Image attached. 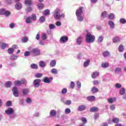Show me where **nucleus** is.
<instances>
[{
	"label": "nucleus",
	"instance_id": "nucleus-1",
	"mask_svg": "<svg viewBox=\"0 0 126 126\" xmlns=\"http://www.w3.org/2000/svg\"><path fill=\"white\" fill-rule=\"evenodd\" d=\"M83 7H80L79 9H77L76 11V15L77 16L78 21L82 22L83 21L84 18L81 16L82 13L83 12Z\"/></svg>",
	"mask_w": 126,
	"mask_h": 126
},
{
	"label": "nucleus",
	"instance_id": "nucleus-2",
	"mask_svg": "<svg viewBox=\"0 0 126 126\" xmlns=\"http://www.w3.org/2000/svg\"><path fill=\"white\" fill-rule=\"evenodd\" d=\"M86 42L91 43L95 42V36L92 35L90 32H87L86 35Z\"/></svg>",
	"mask_w": 126,
	"mask_h": 126
},
{
	"label": "nucleus",
	"instance_id": "nucleus-3",
	"mask_svg": "<svg viewBox=\"0 0 126 126\" xmlns=\"http://www.w3.org/2000/svg\"><path fill=\"white\" fill-rule=\"evenodd\" d=\"M61 10L60 9H56L54 10V17L55 19H61Z\"/></svg>",
	"mask_w": 126,
	"mask_h": 126
},
{
	"label": "nucleus",
	"instance_id": "nucleus-4",
	"mask_svg": "<svg viewBox=\"0 0 126 126\" xmlns=\"http://www.w3.org/2000/svg\"><path fill=\"white\" fill-rule=\"evenodd\" d=\"M68 41V37L66 36V35H64L61 36L60 39V43L61 44H64L66 43Z\"/></svg>",
	"mask_w": 126,
	"mask_h": 126
},
{
	"label": "nucleus",
	"instance_id": "nucleus-5",
	"mask_svg": "<svg viewBox=\"0 0 126 126\" xmlns=\"http://www.w3.org/2000/svg\"><path fill=\"white\" fill-rule=\"evenodd\" d=\"M10 14V13L8 11H6L5 9H0V15H5V16H8Z\"/></svg>",
	"mask_w": 126,
	"mask_h": 126
},
{
	"label": "nucleus",
	"instance_id": "nucleus-6",
	"mask_svg": "<svg viewBox=\"0 0 126 126\" xmlns=\"http://www.w3.org/2000/svg\"><path fill=\"white\" fill-rule=\"evenodd\" d=\"M12 91L14 97H19V93L18 92V89L16 87H13Z\"/></svg>",
	"mask_w": 126,
	"mask_h": 126
},
{
	"label": "nucleus",
	"instance_id": "nucleus-7",
	"mask_svg": "<svg viewBox=\"0 0 126 126\" xmlns=\"http://www.w3.org/2000/svg\"><path fill=\"white\" fill-rule=\"evenodd\" d=\"M40 82H41V79H36L33 81V84L35 88H38L40 86Z\"/></svg>",
	"mask_w": 126,
	"mask_h": 126
},
{
	"label": "nucleus",
	"instance_id": "nucleus-8",
	"mask_svg": "<svg viewBox=\"0 0 126 126\" xmlns=\"http://www.w3.org/2000/svg\"><path fill=\"white\" fill-rule=\"evenodd\" d=\"M31 53L33 54V56H39L40 55V50L37 48L33 49L31 50Z\"/></svg>",
	"mask_w": 126,
	"mask_h": 126
},
{
	"label": "nucleus",
	"instance_id": "nucleus-9",
	"mask_svg": "<svg viewBox=\"0 0 126 126\" xmlns=\"http://www.w3.org/2000/svg\"><path fill=\"white\" fill-rule=\"evenodd\" d=\"M5 114L9 116V115H12L14 113V110L11 107H8L7 110L5 111Z\"/></svg>",
	"mask_w": 126,
	"mask_h": 126
},
{
	"label": "nucleus",
	"instance_id": "nucleus-10",
	"mask_svg": "<svg viewBox=\"0 0 126 126\" xmlns=\"http://www.w3.org/2000/svg\"><path fill=\"white\" fill-rule=\"evenodd\" d=\"M86 109V105H81L78 107V112H82V111H84Z\"/></svg>",
	"mask_w": 126,
	"mask_h": 126
},
{
	"label": "nucleus",
	"instance_id": "nucleus-11",
	"mask_svg": "<svg viewBox=\"0 0 126 126\" xmlns=\"http://www.w3.org/2000/svg\"><path fill=\"white\" fill-rule=\"evenodd\" d=\"M83 38L82 36H79L78 38L76 39V43L79 46H80L81 45V43H82Z\"/></svg>",
	"mask_w": 126,
	"mask_h": 126
},
{
	"label": "nucleus",
	"instance_id": "nucleus-12",
	"mask_svg": "<svg viewBox=\"0 0 126 126\" xmlns=\"http://www.w3.org/2000/svg\"><path fill=\"white\" fill-rule=\"evenodd\" d=\"M22 91L23 96H26V95L29 93V89H23Z\"/></svg>",
	"mask_w": 126,
	"mask_h": 126
},
{
	"label": "nucleus",
	"instance_id": "nucleus-13",
	"mask_svg": "<svg viewBox=\"0 0 126 126\" xmlns=\"http://www.w3.org/2000/svg\"><path fill=\"white\" fill-rule=\"evenodd\" d=\"M15 8L17 10H19L22 8V4L20 3H17L15 5Z\"/></svg>",
	"mask_w": 126,
	"mask_h": 126
},
{
	"label": "nucleus",
	"instance_id": "nucleus-14",
	"mask_svg": "<svg viewBox=\"0 0 126 126\" xmlns=\"http://www.w3.org/2000/svg\"><path fill=\"white\" fill-rule=\"evenodd\" d=\"M57 115V111L55 110H51L50 112V116L51 117H55Z\"/></svg>",
	"mask_w": 126,
	"mask_h": 126
},
{
	"label": "nucleus",
	"instance_id": "nucleus-15",
	"mask_svg": "<svg viewBox=\"0 0 126 126\" xmlns=\"http://www.w3.org/2000/svg\"><path fill=\"white\" fill-rule=\"evenodd\" d=\"M108 25H109L110 28L111 29H114V28H115V23L112 21H109L108 22Z\"/></svg>",
	"mask_w": 126,
	"mask_h": 126
},
{
	"label": "nucleus",
	"instance_id": "nucleus-16",
	"mask_svg": "<svg viewBox=\"0 0 126 126\" xmlns=\"http://www.w3.org/2000/svg\"><path fill=\"white\" fill-rule=\"evenodd\" d=\"M87 100L91 102H93V101H95V96L93 95H90L87 97Z\"/></svg>",
	"mask_w": 126,
	"mask_h": 126
},
{
	"label": "nucleus",
	"instance_id": "nucleus-17",
	"mask_svg": "<svg viewBox=\"0 0 126 126\" xmlns=\"http://www.w3.org/2000/svg\"><path fill=\"white\" fill-rule=\"evenodd\" d=\"M39 66L40 67H45L46 66V63L43 61H41L39 63Z\"/></svg>",
	"mask_w": 126,
	"mask_h": 126
},
{
	"label": "nucleus",
	"instance_id": "nucleus-18",
	"mask_svg": "<svg viewBox=\"0 0 126 126\" xmlns=\"http://www.w3.org/2000/svg\"><path fill=\"white\" fill-rule=\"evenodd\" d=\"M39 22L41 23H44L46 21V17L44 16H42L39 18Z\"/></svg>",
	"mask_w": 126,
	"mask_h": 126
},
{
	"label": "nucleus",
	"instance_id": "nucleus-19",
	"mask_svg": "<svg viewBox=\"0 0 126 126\" xmlns=\"http://www.w3.org/2000/svg\"><path fill=\"white\" fill-rule=\"evenodd\" d=\"M103 56L104 58H108L110 57V52L109 51H104L103 53Z\"/></svg>",
	"mask_w": 126,
	"mask_h": 126
},
{
	"label": "nucleus",
	"instance_id": "nucleus-20",
	"mask_svg": "<svg viewBox=\"0 0 126 126\" xmlns=\"http://www.w3.org/2000/svg\"><path fill=\"white\" fill-rule=\"evenodd\" d=\"M121 39L120 37L116 36L115 37H114L112 39V41L113 43H118V42H120Z\"/></svg>",
	"mask_w": 126,
	"mask_h": 126
},
{
	"label": "nucleus",
	"instance_id": "nucleus-21",
	"mask_svg": "<svg viewBox=\"0 0 126 126\" xmlns=\"http://www.w3.org/2000/svg\"><path fill=\"white\" fill-rule=\"evenodd\" d=\"M116 97L110 98L108 99V103H109L110 104H113L114 102H116Z\"/></svg>",
	"mask_w": 126,
	"mask_h": 126
},
{
	"label": "nucleus",
	"instance_id": "nucleus-22",
	"mask_svg": "<svg viewBox=\"0 0 126 126\" xmlns=\"http://www.w3.org/2000/svg\"><path fill=\"white\" fill-rule=\"evenodd\" d=\"M42 81H43V82H45V83H51V79H50V78H48V77H45Z\"/></svg>",
	"mask_w": 126,
	"mask_h": 126
},
{
	"label": "nucleus",
	"instance_id": "nucleus-23",
	"mask_svg": "<svg viewBox=\"0 0 126 126\" xmlns=\"http://www.w3.org/2000/svg\"><path fill=\"white\" fill-rule=\"evenodd\" d=\"M97 76H99V72H94L92 74V78H96Z\"/></svg>",
	"mask_w": 126,
	"mask_h": 126
},
{
	"label": "nucleus",
	"instance_id": "nucleus-24",
	"mask_svg": "<svg viewBox=\"0 0 126 126\" xmlns=\"http://www.w3.org/2000/svg\"><path fill=\"white\" fill-rule=\"evenodd\" d=\"M89 63H90V60H87L84 63V67H87L88 65H89Z\"/></svg>",
	"mask_w": 126,
	"mask_h": 126
},
{
	"label": "nucleus",
	"instance_id": "nucleus-25",
	"mask_svg": "<svg viewBox=\"0 0 126 126\" xmlns=\"http://www.w3.org/2000/svg\"><path fill=\"white\" fill-rule=\"evenodd\" d=\"M25 4L27 5H32V0H25Z\"/></svg>",
	"mask_w": 126,
	"mask_h": 126
},
{
	"label": "nucleus",
	"instance_id": "nucleus-26",
	"mask_svg": "<svg viewBox=\"0 0 126 126\" xmlns=\"http://www.w3.org/2000/svg\"><path fill=\"white\" fill-rule=\"evenodd\" d=\"M31 68L32 69H38V65L35 63H32L31 64Z\"/></svg>",
	"mask_w": 126,
	"mask_h": 126
},
{
	"label": "nucleus",
	"instance_id": "nucleus-27",
	"mask_svg": "<svg viewBox=\"0 0 126 126\" xmlns=\"http://www.w3.org/2000/svg\"><path fill=\"white\" fill-rule=\"evenodd\" d=\"M115 73H121L122 72V68L121 67H117L115 69Z\"/></svg>",
	"mask_w": 126,
	"mask_h": 126
},
{
	"label": "nucleus",
	"instance_id": "nucleus-28",
	"mask_svg": "<svg viewBox=\"0 0 126 126\" xmlns=\"http://www.w3.org/2000/svg\"><path fill=\"white\" fill-rule=\"evenodd\" d=\"M11 81H7L5 83V87H6L7 88H9V87H10V86H11Z\"/></svg>",
	"mask_w": 126,
	"mask_h": 126
},
{
	"label": "nucleus",
	"instance_id": "nucleus-29",
	"mask_svg": "<svg viewBox=\"0 0 126 126\" xmlns=\"http://www.w3.org/2000/svg\"><path fill=\"white\" fill-rule=\"evenodd\" d=\"M126 94V89L125 88H122L120 90V95H124Z\"/></svg>",
	"mask_w": 126,
	"mask_h": 126
},
{
	"label": "nucleus",
	"instance_id": "nucleus-30",
	"mask_svg": "<svg viewBox=\"0 0 126 126\" xmlns=\"http://www.w3.org/2000/svg\"><path fill=\"white\" fill-rule=\"evenodd\" d=\"M101 66L103 68H107V67H109V63H103L101 64Z\"/></svg>",
	"mask_w": 126,
	"mask_h": 126
},
{
	"label": "nucleus",
	"instance_id": "nucleus-31",
	"mask_svg": "<svg viewBox=\"0 0 126 126\" xmlns=\"http://www.w3.org/2000/svg\"><path fill=\"white\" fill-rule=\"evenodd\" d=\"M103 40H104V36L103 35L99 36L97 39V42L98 43H102Z\"/></svg>",
	"mask_w": 126,
	"mask_h": 126
},
{
	"label": "nucleus",
	"instance_id": "nucleus-32",
	"mask_svg": "<svg viewBox=\"0 0 126 126\" xmlns=\"http://www.w3.org/2000/svg\"><path fill=\"white\" fill-rule=\"evenodd\" d=\"M98 110V109L97 107H93L90 109V111L92 112H97Z\"/></svg>",
	"mask_w": 126,
	"mask_h": 126
},
{
	"label": "nucleus",
	"instance_id": "nucleus-33",
	"mask_svg": "<svg viewBox=\"0 0 126 126\" xmlns=\"http://www.w3.org/2000/svg\"><path fill=\"white\" fill-rule=\"evenodd\" d=\"M56 63L57 62H56V60H53L50 62V65L52 67H54V66H56Z\"/></svg>",
	"mask_w": 126,
	"mask_h": 126
},
{
	"label": "nucleus",
	"instance_id": "nucleus-34",
	"mask_svg": "<svg viewBox=\"0 0 126 126\" xmlns=\"http://www.w3.org/2000/svg\"><path fill=\"white\" fill-rule=\"evenodd\" d=\"M112 122L114 123V124H118V123L120 122V119L118 118H113L112 119Z\"/></svg>",
	"mask_w": 126,
	"mask_h": 126
},
{
	"label": "nucleus",
	"instance_id": "nucleus-35",
	"mask_svg": "<svg viewBox=\"0 0 126 126\" xmlns=\"http://www.w3.org/2000/svg\"><path fill=\"white\" fill-rule=\"evenodd\" d=\"M98 91H99V89H98V88H96L95 87L92 88V92L93 93H97V92H98Z\"/></svg>",
	"mask_w": 126,
	"mask_h": 126
},
{
	"label": "nucleus",
	"instance_id": "nucleus-36",
	"mask_svg": "<svg viewBox=\"0 0 126 126\" xmlns=\"http://www.w3.org/2000/svg\"><path fill=\"white\" fill-rule=\"evenodd\" d=\"M22 43H27L28 42V37H24L22 39Z\"/></svg>",
	"mask_w": 126,
	"mask_h": 126
},
{
	"label": "nucleus",
	"instance_id": "nucleus-37",
	"mask_svg": "<svg viewBox=\"0 0 126 126\" xmlns=\"http://www.w3.org/2000/svg\"><path fill=\"white\" fill-rule=\"evenodd\" d=\"M13 52H14V49L12 48H10L8 49V53L10 55L13 54Z\"/></svg>",
	"mask_w": 126,
	"mask_h": 126
},
{
	"label": "nucleus",
	"instance_id": "nucleus-38",
	"mask_svg": "<svg viewBox=\"0 0 126 126\" xmlns=\"http://www.w3.org/2000/svg\"><path fill=\"white\" fill-rule=\"evenodd\" d=\"M41 38L42 40H46V39L48 38V36H47V34L45 33H42L41 35Z\"/></svg>",
	"mask_w": 126,
	"mask_h": 126
},
{
	"label": "nucleus",
	"instance_id": "nucleus-39",
	"mask_svg": "<svg viewBox=\"0 0 126 126\" xmlns=\"http://www.w3.org/2000/svg\"><path fill=\"white\" fill-rule=\"evenodd\" d=\"M51 72L53 73V74H58V70L55 68L52 69Z\"/></svg>",
	"mask_w": 126,
	"mask_h": 126
},
{
	"label": "nucleus",
	"instance_id": "nucleus-40",
	"mask_svg": "<svg viewBox=\"0 0 126 126\" xmlns=\"http://www.w3.org/2000/svg\"><path fill=\"white\" fill-rule=\"evenodd\" d=\"M31 19H32L31 17L27 18V19L26 20V23H27L28 24H30V23H31V22H32Z\"/></svg>",
	"mask_w": 126,
	"mask_h": 126
},
{
	"label": "nucleus",
	"instance_id": "nucleus-41",
	"mask_svg": "<svg viewBox=\"0 0 126 126\" xmlns=\"http://www.w3.org/2000/svg\"><path fill=\"white\" fill-rule=\"evenodd\" d=\"M43 14L45 16H47V15H49L50 14V10L46 9V10H44Z\"/></svg>",
	"mask_w": 126,
	"mask_h": 126
},
{
	"label": "nucleus",
	"instance_id": "nucleus-42",
	"mask_svg": "<svg viewBox=\"0 0 126 126\" xmlns=\"http://www.w3.org/2000/svg\"><path fill=\"white\" fill-rule=\"evenodd\" d=\"M118 50L120 53L124 52V46L120 45L118 48Z\"/></svg>",
	"mask_w": 126,
	"mask_h": 126
},
{
	"label": "nucleus",
	"instance_id": "nucleus-43",
	"mask_svg": "<svg viewBox=\"0 0 126 126\" xmlns=\"http://www.w3.org/2000/svg\"><path fill=\"white\" fill-rule=\"evenodd\" d=\"M26 102L27 104H31L32 103V100L30 97H27L26 99Z\"/></svg>",
	"mask_w": 126,
	"mask_h": 126
},
{
	"label": "nucleus",
	"instance_id": "nucleus-44",
	"mask_svg": "<svg viewBox=\"0 0 126 126\" xmlns=\"http://www.w3.org/2000/svg\"><path fill=\"white\" fill-rule=\"evenodd\" d=\"M108 17L109 19L113 20L115 18V14H114V13H110Z\"/></svg>",
	"mask_w": 126,
	"mask_h": 126
},
{
	"label": "nucleus",
	"instance_id": "nucleus-45",
	"mask_svg": "<svg viewBox=\"0 0 126 126\" xmlns=\"http://www.w3.org/2000/svg\"><path fill=\"white\" fill-rule=\"evenodd\" d=\"M120 23H122V24H126V20L124 18H121L120 19Z\"/></svg>",
	"mask_w": 126,
	"mask_h": 126
},
{
	"label": "nucleus",
	"instance_id": "nucleus-46",
	"mask_svg": "<svg viewBox=\"0 0 126 126\" xmlns=\"http://www.w3.org/2000/svg\"><path fill=\"white\" fill-rule=\"evenodd\" d=\"M31 55V51H26L24 53L25 57H29Z\"/></svg>",
	"mask_w": 126,
	"mask_h": 126
},
{
	"label": "nucleus",
	"instance_id": "nucleus-47",
	"mask_svg": "<svg viewBox=\"0 0 126 126\" xmlns=\"http://www.w3.org/2000/svg\"><path fill=\"white\" fill-rule=\"evenodd\" d=\"M37 6L39 9H43L44 8V4L39 3L37 5Z\"/></svg>",
	"mask_w": 126,
	"mask_h": 126
},
{
	"label": "nucleus",
	"instance_id": "nucleus-48",
	"mask_svg": "<svg viewBox=\"0 0 126 126\" xmlns=\"http://www.w3.org/2000/svg\"><path fill=\"white\" fill-rule=\"evenodd\" d=\"M14 85L16 86H18V85H21V81H16L14 82Z\"/></svg>",
	"mask_w": 126,
	"mask_h": 126
},
{
	"label": "nucleus",
	"instance_id": "nucleus-49",
	"mask_svg": "<svg viewBox=\"0 0 126 126\" xmlns=\"http://www.w3.org/2000/svg\"><path fill=\"white\" fill-rule=\"evenodd\" d=\"M18 58V57H17V56L12 55L11 56V60L12 61H16V60H17Z\"/></svg>",
	"mask_w": 126,
	"mask_h": 126
},
{
	"label": "nucleus",
	"instance_id": "nucleus-50",
	"mask_svg": "<svg viewBox=\"0 0 126 126\" xmlns=\"http://www.w3.org/2000/svg\"><path fill=\"white\" fill-rule=\"evenodd\" d=\"M31 19H32L33 21H35L36 19H37V17H36V15L35 14H32V16L31 17Z\"/></svg>",
	"mask_w": 126,
	"mask_h": 126
},
{
	"label": "nucleus",
	"instance_id": "nucleus-51",
	"mask_svg": "<svg viewBox=\"0 0 126 126\" xmlns=\"http://www.w3.org/2000/svg\"><path fill=\"white\" fill-rule=\"evenodd\" d=\"M101 17L103 18H106L107 17V12L106 11H104L101 14Z\"/></svg>",
	"mask_w": 126,
	"mask_h": 126
},
{
	"label": "nucleus",
	"instance_id": "nucleus-52",
	"mask_svg": "<svg viewBox=\"0 0 126 126\" xmlns=\"http://www.w3.org/2000/svg\"><path fill=\"white\" fill-rule=\"evenodd\" d=\"M55 28H56V26L55 25L52 24L49 25V29H50L51 30H52V29H55Z\"/></svg>",
	"mask_w": 126,
	"mask_h": 126
},
{
	"label": "nucleus",
	"instance_id": "nucleus-53",
	"mask_svg": "<svg viewBox=\"0 0 126 126\" xmlns=\"http://www.w3.org/2000/svg\"><path fill=\"white\" fill-rule=\"evenodd\" d=\"M42 76H43V74L40 73H37L35 75V77H37V78H41Z\"/></svg>",
	"mask_w": 126,
	"mask_h": 126
},
{
	"label": "nucleus",
	"instance_id": "nucleus-54",
	"mask_svg": "<svg viewBox=\"0 0 126 126\" xmlns=\"http://www.w3.org/2000/svg\"><path fill=\"white\" fill-rule=\"evenodd\" d=\"M7 46H8V45H7V44L6 43H2L1 44V47L2 49H4L6 47H7Z\"/></svg>",
	"mask_w": 126,
	"mask_h": 126
},
{
	"label": "nucleus",
	"instance_id": "nucleus-55",
	"mask_svg": "<svg viewBox=\"0 0 126 126\" xmlns=\"http://www.w3.org/2000/svg\"><path fill=\"white\" fill-rule=\"evenodd\" d=\"M77 86L79 89L81 88V83L79 81H77Z\"/></svg>",
	"mask_w": 126,
	"mask_h": 126
},
{
	"label": "nucleus",
	"instance_id": "nucleus-56",
	"mask_svg": "<svg viewBox=\"0 0 126 126\" xmlns=\"http://www.w3.org/2000/svg\"><path fill=\"white\" fill-rule=\"evenodd\" d=\"M39 45H41V46H44V45H45V40L41 39L39 41Z\"/></svg>",
	"mask_w": 126,
	"mask_h": 126
},
{
	"label": "nucleus",
	"instance_id": "nucleus-57",
	"mask_svg": "<svg viewBox=\"0 0 126 126\" xmlns=\"http://www.w3.org/2000/svg\"><path fill=\"white\" fill-rule=\"evenodd\" d=\"M71 112V111H70V109H69V108H66L65 109V113L66 114H70Z\"/></svg>",
	"mask_w": 126,
	"mask_h": 126
},
{
	"label": "nucleus",
	"instance_id": "nucleus-58",
	"mask_svg": "<svg viewBox=\"0 0 126 126\" xmlns=\"http://www.w3.org/2000/svg\"><path fill=\"white\" fill-rule=\"evenodd\" d=\"M81 121L82 122H83V123L85 124H86V123H87V120H86V118H84V117H82L81 118Z\"/></svg>",
	"mask_w": 126,
	"mask_h": 126
},
{
	"label": "nucleus",
	"instance_id": "nucleus-59",
	"mask_svg": "<svg viewBox=\"0 0 126 126\" xmlns=\"http://www.w3.org/2000/svg\"><path fill=\"white\" fill-rule=\"evenodd\" d=\"M65 105H69L71 104V100H68L65 102H64Z\"/></svg>",
	"mask_w": 126,
	"mask_h": 126
},
{
	"label": "nucleus",
	"instance_id": "nucleus-60",
	"mask_svg": "<svg viewBox=\"0 0 126 126\" xmlns=\"http://www.w3.org/2000/svg\"><path fill=\"white\" fill-rule=\"evenodd\" d=\"M66 92H67V89L64 88L62 91V94H66Z\"/></svg>",
	"mask_w": 126,
	"mask_h": 126
},
{
	"label": "nucleus",
	"instance_id": "nucleus-61",
	"mask_svg": "<svg viewBox=\"0 0 126 126\" xmlns=\"http://www.w3.org/2000/svg\"><path fill=\"white\" fill-rule=\"evenodd\" d=\"M115 87L116 88H117L118 89L121 88L122 87V85L119 83H117L115 84Z\"/></svg>",
	"mask_w": 126,
	"mask_h": 126
},
{
	"label": "nucleus",
	"instance_id": "nucleus-62",
	"mask_svg": "<svg viewBox=\"0 0 126 126\" xmlns=\"http://www.w3.org/2000/svg\"><path fill=\"white\" fill-rule=\"evenodd\" d=\"M6 106L7 107H10V106H11V102L10 101H7L6 103Z\"/></svg>",
	"mask_w": 126,
	"mask_h": 126
},
{
	"label": "nucleus",
	"instance_id": "nucleus-63",
	"mask_svg": "<svg viewBox=\"0 0 126 126\" xmlns=\"http://www.w3.org/2000/svg\"><path fill=\"white\" fill-rule=\"evenodd\" d=\"M56 25L60 27V26H62V23L60 21H57L56 23Z\"/></svg>",
	"mask_w": 126,
	"mask_h": 126
},
{
	"label": "nucleus",
	"instance_id": "nucleus-64",
	"mask_svg": "<svg viewBox=\"0 0 126 126\" xmlns=\"http://www.w3.org/2000/svg\"><path fill=\"white\" fill-rule=\"evenodd\" d=\"M74 85H75L74 82H71L70 85V87L71 88L73 89V88H74Z\"/></svg>",
	"mask_w": 126,
	"mask_h": 126
}]
</instances>
